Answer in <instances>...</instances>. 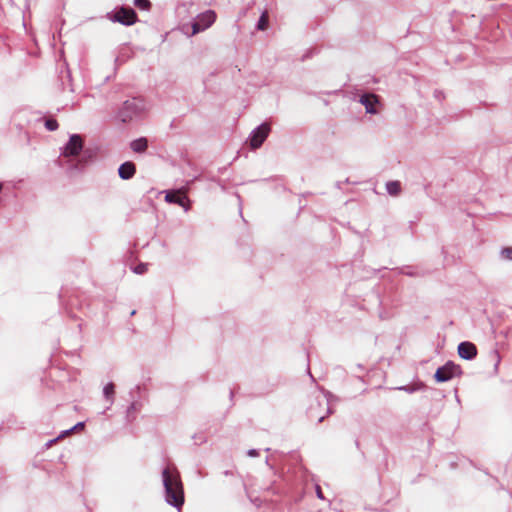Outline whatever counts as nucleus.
I'll return each instance as SVG.
<instances>
[{"label": "nucleus", "mask_w": 512, "mask_h": 512, "mask_svg": "<svg viewBox=\"0 0 512 512\" xmlns=\"http://www.w3.org/2000/svg\"><path fill=\"white\" fill-rule=\"evenodd\" d=\"M162 475L167 502L180 508L184 504V491L179 472L176 468L167 467Z\"/></svg>", "instance_id": "nucleus-1"}, {"label": "nucleus", "mask_w": 512, "mask_h": 512, "mask_svg": "<svg viewBox=\"0 0 512 512\" xmlns=\"http://www.w3.org/2000/svg\"><path fill=\"white\" fill-rule=\"evenodd\" d=\"M216 18L217 15L213 10H207L199 14L192 25V34L195 35L200 31L209 28L216 21Z\"/></svg>", "instance_id": "nucleus-2"}, {"label": "nucleus", "mask_w": 512, "mask_h": 512, "mask_svg": "<svg viewBox=\"0 0 512 512\" xmlns=\"http://www.w3.org/2000/svg\"><path fill=\"white\" fill-rule=\"evenodd\" d=\"M270 132V126L267 123L260 125L252 134L250 138V146L252 149L259 148L266 140Z\"/></svg>", "instance_id": "nucleus-3"}, {"label": "nucleus", "mask_w": 512, "mask_h": 512, "mask_svg": "<svg viewBox=\"0 0 512 512\" xmlns=\"http://www.w3.org/2000/svg\"><path fill=\"white\" fill-rule=\"evenodd\" d=\"M83 148V140L80 135L74 134L70 137L69 142L65 146L63 155L65 157L77 156Z\"/></svg>", "instance_id": "nucleus-4"}, {"label": "nucleus", "mask_w": 512, "mask_h": 512, "mask_svg": "<svg viewBox=\"0 0 512 512\" xmlns=\"http://www.w3.org/2000/svg\"><path fill=\"white\" fill-rule=\"evenodd\" d=\"M114 20L124 25H132L137 20V14L132 8L122 7L114 14Z\"/></svg>", "instance_id": "nucleus-5"}, {"label": "nucleus", "mask_w": 512, "mask_h": 512, "mask_svg": "<svg viewBox=\"0 0 512 512\" xmlns=\"http://www.w3.org/2000/svg\"><path fill=\"white\" fill-rule=\"evenodd\" d=\"M457 370V366L452 363H447L446 365L439 367L435 373V379L437 382H445L453 378L455 372Z\"/></svg>", "instance_id": "nucleus-6"}, {"label": "nucleus", "mask_w": 512, "mask_h": 512, "mask_svg": "<svg viewBox=\"0 0 512 512\" xmlns=\"http://www.w3.org/2000/svg\"><path fill=\"white\" fill-rule=\"evenodd\" d=\"M458 354L463 359H473L477 355V348L471 342H462L458 346Z\"/></svg>", "instance_id": "nucleus-7"}, {"label": "nucleus", "mask_w": 512, "mask_h": 512, "mask_svg": "<svg viewBox=\"0 0 512 512\" xmlns=\"http://www.w3.org/2000/svg\"><path fill=\"white\" fill-rule=\"evenodd\" d=\"M361 104L365 106L366 112L376 114L375 105L379 103V97L375 94H364L360 99Z\"/></svg>", "instance_id": "nucleus-8"}, {"label": "nucleus", "mask_w": 512, "mask_h": 512, "mask_svg": "<svg viewBox=\"0 0 512 512\" xmlns=\"http://www.w3.org/2000/svg\"><path fill=\"white\" fill-rule=\"evenodd\" d=\"M165 200L169 203H175L182 207H185V203L188 201L186 193L182 190L167 193Z\"/></svg>", "instance_id": "nucleus-9"}, {"label": "nucleus", "mask_w": 512, "mask_h": 512, "mask_svg": "<svg viewBox=\"0 0 512 512\" xmlns=\"http://www.w3.org/2000/svg\"><path fill=\"white\" fill-rule=\"evenodd\" d=\"M136 172V166L133 162H125L120 165L118 173L120 178L128 180L134 176Z\"/></svg>", "instance_id": "nucleus-10"}, {"label": "nucleus", "mask_w": 512, "mask_h": 512, "mask_svg": "<svg viewBox=\"0 0 512 512\" xmlns=\"http://www.w3.org/2000/svg\"><path fill=\"white\" fill-rule=\"evenodd\" d=\"M148 147V142L146 138H139L131 142V149L134 152L142 153Z\"/></svg>", "instance_id": "nucleus-11"}, {"label": "nucleus", "mask_w": 512, "mask_h": 512, "mask_svg": "<svg viewBox=\"0 0 512 512\" xmlns=\"http://www.w3.org/2000/svg\"><path fill=\"white\" fill-rule=\"evenodd\" d=\"M386 188L388 193L392 196H396L401 192V185L399 181L388 182Z\"/></svg>", "instance_id": "nucleus-12"}, {"label": "nucleus", "mask_w": 512, "mask_h": 512, "mask_svg": "<svg viewBox=\"0 0 512 512\" xmlns=\"http://www.w3.org/2000/svg\"><path fill=\"white\" fill-rule=\"evenodd\" d=\"M140 411V404L137 402H133L128 410H127V418L129 421H134L136 418V414Z\"/></svg>", "instance_id": "nucleus-13"}, {"label": "nucleus", "mask_w": 512, "mask_h": 512, "mask_svg": "<svg viewBox=\"0 0 512 512\" xmlns=\"http://www.w3.org/2000/svg\"><path fill=\"white\" fill-rule=\"evenodd\" d=\"M269 26V15L267 11H264L258 22L259 30H266Z\"/></svg>", "instance_id": "nucleus-14"}, {"label": "nucleus", "mask_w": 512, "mask_h": 512, "mask_svg": "<svg viewBox=\"0 0 512 512\" xmlns=\"http://www.w3.org/2000/svg\"><path fill=\"white\" fill-rule=\"evenodd\" d=\"M104 395L105 397L108 399V400H112L113 399V396L115 394V386L113 383H108L105 387H104Z\"/></svg>", "instance_id": "nucleus-15"}, {"label": "nucleus", "mask_w": 512, "mask_h": 512, "mask_svg": "<svg viewBox=\"0 0 512 512\" xmlns=\"http://www.w3.org/2000/svg\"><path fill=\"white\" fill-rule=\"evenodd\" d=\"M58 126V122L53 118H49L45 121V127L50 131H55Z\"/></svg>", "instance_id": "nucleus-16"}, {"label": "nucleus", "mask_w": 512, "mask_h": 512, "mask_svg": "<svg viewBox=\"0 0 512 512\" xmlns=\"http://www.w3.org/2000/svg\"><path fill=\"white\" fill-rule=\"evenodd\" d=\"M84 426L85 425L83 422H79L72 429L65 431L59 438H62L66 435H70L73 431L81 430L84 428Z\"/></svg>", "instance_id": "nucleus-17"}, {"label": "nucleus", "mask_w": 512, "mask_h": 512, "mask_svg": "<svg viewBox=\"0 0 512 512\" xmlns=\"http://www.w3.org/2000/svg\"><path fill=\"white\" fill-rule=\"evenodd\" d=\"M135 5L140 9H148L150 7L149 0H135Z\"/></svg>", "instance_id": "nucleus-18"}, {"label": "nucleus", "mask_w": 512, "mask_h": 512, "mask_svg": "<svg viewBox=\"0 0 512 512\" xmlns=\"http://www.w3.org/2000/svg\"><path fill=\"white\" fill-rule=\"evenodd\" d=\"M148 270V265L147 264H144V263H141L139 265H137L135 268H134V272L136 274H144L146 273Z\"/></svg>", "instance_id": "nucleus-19"}, {"label": "nucleus", "mask_w": 512, "mask_h": 512, "mask_svg": "<svg viewBox=\"0 0 512 512\" xmlns=\"http://www.w3.org/2000/svg\"><path fill=\"white\" fill-rule=\"evenodd\" d=\"M502 256L507 260H512V247H506L501 252Z\"/></svg>", "instance_id": "nucleus-20"}, {"label": "nucleus", "mask_w": 512, "mask_h": 512, "mask_svg": "<svg viewBox=\"0 0 512 512\" xmlns=\"http://www.w3.org/2000/svg\"><path fill=\"white\" fill-rule=\"evenodd\" d=\"M316 493H317L318 498H320V499H324L323 492H322V490H321V487H320V486H317V487H316Z\"/></svg>", "instance_id": "nucleus-21"}, {"label": "nucleus", "mask_w": 512, "mask_h": 512, "mask_svg": "<svg viewBox=\"0 0 512 512\" xmlns=\"http://www.w3.org/2000/svg\"><path fill=\"white\" fill-rule=\"evenodd\" d=\"M248 455H249V456H252V457H255V456H257V455H258V452H257L256 450H254V449H253V450H250V451L248 452Z\"/></svg>", "instance_id": "nucleus-22"}, {"label": "nucleus", "mask_w": 512, "mask_h": 512, "mask_svg": "<svg viewBox=\"0 0 512 512\" xmlns=\"http://www.w3.org/2000/svg\"><path fill=\"white\" fill-rule=\"evenodd\" d=\"M134 105V103H130V102H125V109H130L132 106Z\"/></svg>", "instance_id": "nucleus-23"}, {"label": "nucleus", "mask_w": 512, "mask_h": 512, "mask_svg": "<svg viewBox=\"0 0 512 512\" xmlns=\"http://www.w3.org/2000/svg\"><path fill=\"white\" fill-rule=\"evenodd\" d=\"M121 117H122V121H123V122L127 121V117H126V116H124L123 114H121Z\"/></svg>", "instance_id": "nucleus-24"}, {"label": "nucleus", "mask_w": 512, "mask_h": 512, "mask_svg": "<svg viewBox=\"0 0 512 512\" xmlns=\"http://www.w3.org/2000/svg\"><path fill=\"white\" fill-rule=\"evenodd\" d=\"M2 188H3V185H2V183H0V191L2 190Z\"/></svg>", "instance_id": "nucleus-25"}]
</instances>
